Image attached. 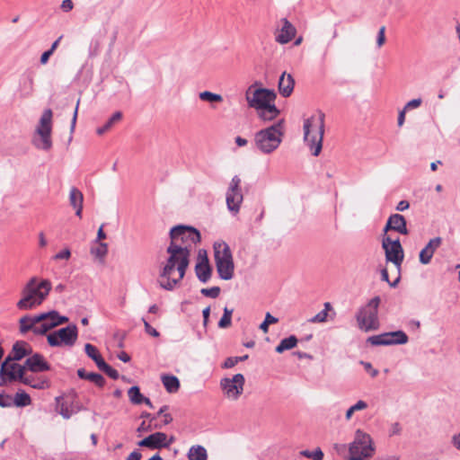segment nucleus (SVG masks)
<instances>
[{
  "label": "nucleus",
  "instance_id": "nucleus-1",
  "mask_svg": "<svg viewBox=\"0 0 460 460\" xmlns=\"http://www.w3.org/2000/svg\"><path fill=\"white\" fill-rule=\"evenodd\" d=\"M166 252L167 259L160 264L158 283L162 288L172 291L184 278L190 254L184 248L171 244L166 248Z\"/></svg>",
  "mask_w": 460,
  "mask_h": 460
},
{
  "label": "nucleus",
  "instance_id": "nucleus-2",
  "mask_svg": "<svg viewBox=\"0 0 460 460\" xmlns=\"http://www.w3.org/2000/svg\"><path fill=\"white\" fill-rule=\"evenodd\" d=\"M51 289V283L43 279L40 283L36 278H31L22 291V297L18 301L20 310H30L41 305Z\"/></svg>",
  "mask_w": 460,
  "mask_h": 460
},
{
  "label": "nucleus",
  "instance_id": "nucleus-3",
  "mask_svg": "<svg viewBox=\"0 0 460 460\" xmlns=\"http://www.w3.org/2000/svg\"><path fill=\"white\" fill-rule=\"evenodd\" d=\"M324 113L318 111L317 114L311 116L304 121V141L314 156H318L322 151L324 134Z\"/></svg>",
  "mask_w": 460,
  "mask_h": 460
},
{
  "label": "nucleus",
  "instance_id": "nucleus-4",
  "mask_svg": "<svg viewBox=\"0 0 460 460\" xmlns=\"http://www.w3.org/2000/svg\"><path fill=\"white\" fill-rule=\"evenodd\" d=\"M52 119L53 112L50 109H46L40 118L31 138L32 145L38 150L49 152L53 146Z\"/></svg>",
  "mask_w": 460,
  "mask_h": 460
},
{
  "label": "nucleus",
  "instance_id": "nucleus-5",
  "mask_svg": "<svg viewBox=\"0 0 460 460\" xmlns=\"http://www.w3.org/2000/svg\"><path fill=\"white\" fill-rule=\"evenodd\" d=\"M282 123L283 121L279 120L255 134V146L261 153L270 154L279 146L283 136Z\"/></svg>",
  "mask_w": 460,
  "mask_h": 460
},
{
  "label": "nucleus",
  "instance_id": "nucleus-6",
  "mask_svg": "<svg viewBox=\"0 0 460 460\" xmlns=\"http://www.w3.org/2000/svg\"><path fill=\"white\" fill-rule=\"evenodd\" d=\"M214 257L219 278L224 280L233 279L234 264L229 245L225 242L215 243Z\"/></svg>",
  "mask_w": 460,
  "mask_h": 460
},
{
  "label": "nucleus",
  "instance_id": "nucleus-7",
  "mask_svg": "<svg viewBox=\"0 0 460 460\" xmlns=\"http://www.w3.org/2000/svg\"><path fill=\"white\" fill-rule=\"evenodd\" d=\"M380 302V297L375 296L357 312L356 320L358 327L361 331L367 332L379 328L378 306Z\"/></svg>",
  "mask_w": 460,
  "mask_h": 460
},
{
  "label": "nucleus",
  "instance_id": "nucleus-8",
  "mask_svg": "<svg viewBox=\"0 0 460 460\" xmlns=\"http://www.w3.org/2000/svg\"><path fill=\"white\" fill-rule=\"evenodd\" d=\"M200 241L199 232L191 226L179 225L170 230V243L172 246L184 248L190 254V250Z\"/></svg>",
  "mask_w": 460,
  "mask_h": 460
},
{
  "label": "nucleus",
  "instance_id": "nucleus-9",
  "mask_svg": "<svg viewBox=\"0 0 460 460\" xmlns=\"http://www.w3.org/2000/svg\"><path fill=\"white\" fill-rule=\"evenodd\" d=\"M349 460H364L374 456L376 448L369 434L361 429L355 431L353 441L349 445Z\"/></svg>",
  "mask_w": 460,
  "mask_h": 460
},
{
  "label": "nucleus",
  "instance_id": "nucleus-10",
  "mask_svg": "<svg viewBox=\"0 0 460 460\" xmlns=\"http://www.w3.org/2000/svg\"><path fill=\"white\" fill-rule=\"evenodd\" d=\"M277 97L273 90L266 88L253 89V85L248 87L245 93V99L249 107L259 110L274 102Z\"/></svg>",
  "mask_w": 460,
  "mask_h": 460
},
{
  "label": "nucleus",
  "instance_id": "nucleus-11",
  "mask_svg": "<svg viewBox=\"0 0 460 460\" xmlns=\"http://www.w3.org/2000/svg\"><path fill=\"white\" fill-rule=\"evenodd\" d=\"M78 336V331L75 324H70L61 328L47 336L48 343L51 347H72Z\"/></svg>",
  "mask_w": 460,
  "mask_h": 460
},
{
  "label": "nucleus",
  "instance_id": "nucleus-12",
  "mask_svg": "<svg viewBox=\"0 0 460 460\" xmlns=\"http://www.w3.org/2000/svg\"><path fill=\"white\" fill-rule=\"evenodd\" d=\"M243 200V195L241 189V179L239 176L234 175L229 182L226 193V201L228 210L236 215L241 208Z\"/></svg>",
  "mask_w": 460,
  "mask_h": 460
},
{
  "label": "nucleus",
  "instance_id": "nucleus-13",
  "mask_svg": "<svg viewBox=\"0 0 460 460\" xmlns=\"http://www.w3.org/2000/svg\"><path fill=\"white\" fill-rule=\"evenodd\" d=\"M382 247L385 250V260L387 262H392L397 269L401 270V266L403 261L404 253L399 239L393 241L389 236L383 239Z\"/></svg>",
  "mask_w": 460,
  "mask_h": 460
},
{
  "label": "nucleus",
  "instance_id": "nucleus-14",
  "mask_svg": "<svg viewBox=\"0 0 460 460\" xmlns=\"http://www.w3.org/2000/svg\"><path fill=\"white\" fill-rule=\"evenodd\" d=\"M244 383L243 375L235 374L232 378H222L220 387L228 399L237 400L243 392Z\"/></svg>",
  "mask_w": 460,
  "mask_h": 460
},
{
  "label": "nucleus",
  "instance_id": "nucleus-15",
  "mask_svg": "<svg viewBox=\"0 0 460 460\" xmlns=\"http://www.w3.org/2000/svg\"><path fill=\"white\" fill-rule=\"evenodd\" d=\"M408 336L404 332L395 331L370 336L367 341L373 346H390L405 344L408 342Z\"/></svg>",
  "mask_w": 460,
  "mask_h": 460
},
{
  "label": "nucleus",
  "instance_id": "nucleus-16",
  "mask_svg": "<svg viewBox=\"0 0 460 460\" xmlns=\"http://www.w3.org/2000/svg\"><path fill=\"white\" fill-rule=\"evenodd\" d=\"M14 361L11 358H5L0 367V376L6 375L9 382L19 380L22 384L31 383L28 378H24L26 367Z\"/></svg>",
  "mask_w": 460,
  "mask_h": 460
},
{
  "label": "nucleus",
  "instance_id": "nucleus-17",
  "mask_svg": "<svg viewBox=\"0 0 460 460\" xmlns=\"http://www.w3.org/2000/svg\"><path fill=\"white\" fill-rule=\"evenodd\" d=\"M279 22L281 27L275 31V40L279 44H287L296 36V29L287 18L280 19Z\"/></svg>",
  "mask_w": 460,
  "mask_h": 460
},
{
  "label": "nucleus",
  "instance_id": "nucleus-18",
  "mask_svg": "<svg viewBox=\"0 0 460 460\" xmlns=\"http://www.w3.org/2000/svg\"><path fill=\"white\" fill-rule=\"evenodd\" d=\"M167 435L164 432H155L144 439L140 440L137 445L143 447H148L150 449H160L163 447H168L166 443Z\"/></svg>",
  "mask_w": 460,
  "mask_h": 460
},
{
  "label": "nucleus",
  "instance_id": "nucleus-19",
  "mask_svg": "<svg viewBox=\"0 0 460 460\" xmlns=\"http://www.w3.org/2000/svg\"><path fill=\"white\" fill-rule=\"evenodd\" d=\"M24 367L33 373L49 371L50 369L49 364L39 353H35L28 358L24 362Z\"/></svg>",
  "mask_w": 460,
  "mask_h": 460
},
{
  "label": "nucleus",
  "instance_id": "nucleus-20",
  "mask_svg": "<svg viewBox=\"0 0 460 460\" xmlns=\"http://www.w3.org/2000/svg\"><path fill=\"white\" fill-rule=\"evenodd\" d=\"M442 244L441 237H434L429 241L426 246L420 252V263L427 265L431 261V259L437 251Z\"/></svg>",
  "mask_w": 460,
  "mask_h": 460
},
{
  "label": "nucleus",
  "instance_id": "nucleus-21",
  "mask_svg": "<svg viewBox=\"0 0 460 460\" xmlns=\"http://www.w3.org/2000/svg\"><path fill=\"white\" fill-rule=\"evenodd\" d=\"M389 230L395 231L402 234H408V229L406 226V219L401 214H393L388 217L386 225L385 226L384 231L387 232Z\"/></svg>",
  "mask_w": 460,
  "mask_h": 460
},
{
  "label": "nucleus",
  "instance_id": "nucleus-22",
  "mask_svg": "<svg viewBox=\"0 0 460 460\" xmlns=\"http://www.w3.org/2000/svg\"><path fill=\"white\" fill-rule=\"evenodd\" d=\"M199 257L200 260L195 266V273L199 281L207 283L211 278V268L205 252L203 257L199 252Z\"/></svg>",
  "mask_w": 460,
  "mask_h": 460
},
{
  "label": "nucleus",
  "instance_id": "nucleus-23",
  "mask_svg": "<svg viewBox=\"0 0 460 460\" xmlns=\"http://www.w3.org/2000/svg\"><path fill=\"white\" fill-rule=\"evenodd\" d=\"M31 349L25 341H17L13 345L12 351L6 358L19 361L25 356L31 355Z\"/></svg>",
  "mask_w": 460,
  "mask_h": 460
},
{
  "label": "nucleus",
  "instance_id": "nucleus-24",
  "mask_svg": "<svg viewBox=\"0 0 460 460\" xmlns=\"http://www.w3.org/2000/svg\"><path fill=\"white\" fill-rule=\"evenodd\" d=\"M294 85L295 80L293 76L284 72L279 80V93L284 97H288L294 90Z\"/></svg>",
  "mask_w": 460,
  "mask_h": 460
},
{
  "label": "nucleus",
  "instance_id": "nucleus-25",
  "mask_svg": "<svg viewBox=\"0 0 460 460\" xmlns=\"http://www.w3.org/2000/svg\"><path fill=\"white\" fill-rule=\"evenodd\" d=\"M84 195L77 188L73 187L69 192V203L75 209V215L82 217Z\"/></svg>",
  "mask_w": 460,
  "mask_h": 460
},
{
  "label": "nucleus",
  "instance_id": "nucleus-26",
  "mask_svg": "<svg viewBox=\"0 0 460 460\" xmlns=\"http://www.w3.org/2000/svg\"><path fill=\"white\" fill-rule=\"evenodd\" d=\"M44 319V316L42 315H33V316H30V315H25L23 317H22L20 320H19V328H20V332L21 333L24 334L30 331H31L33 332V330H34V324L35 323H40V322Z\"/></svg>",
  "mask_w": 460,
  "mask_h": 460
},
{
  "label": "nucleus",
  "instance_id": "nucleus-27",
  "mask_svg": "<svg viewBox=\"0 0 460 460\" xmlns=\"http://www.w3.org/2000/svg\"><path fill=\"white\" fill-rule=\"evenodd\" d=\"M39 315L44 316V319H42L40 321L43 323H46L47 325H49L51 323H55L54 324V328L58 326V325H60V324H63V323H66V322H68V318L66 316L60 315L55 310L49 311V312H47V313H42V314H40Z\"/></svg>",
  "mask_w": 460,
  "mask_h": 460
},
{
  "label": "nucleus",
  "instance_id": "nucleus-28",
  "mask_svg": "<svg viewBox=\"0 0 460 460\" xmlns=\"http://www.w3.org/2000/svg\"><path fill=\"white\" fill-rule=\"evenodd\" d=\"M77 376L81 379L89 380L94 383L99 387H103L105 385L104 377L98 373H87L84 368H79L77 370Z\"/></svg>",
  "mask_w": 460,
  "mask_h": 460
},
{
  "label": "nucleus",
  "instance_id": "nucleus-29",
  "mask_svg": "<svg viewBox=\"0 0 460 460\" xmlns=\"http://www.w3.org/2000/svg\"><path fill=\"white\" fill-rule=\"evenodd\" d=\"M259 111V117L265 120L270 121L274 119L279 114V109L276 107L274 102L267 105L266 107H262L258 110Z\"/></svg>",
  "mask_w": 460,
  "mask_h": 460
},
{
  "label": "nucleus",
  "instance_id": "nucleus-30",
  "mask_svg": "<svg viewBox=\"0 0 460 460\" xmlns=\"http://www.w3.org/2000/svg\"><path fill=\"white\" fill-rule=\"evenodd\" d=\"M162 382L166 391L170 394L176 393L180 388V381L175 376L164 375Z\"/></svg>",
  "mask_w": 460,
  "mask_h": 460
},
{
  "label": "nucleus",
  "instance_id": "nucleus-31",
  "mask_svg": "<svg viewBox=\"0 0 460 460\" xmlns=\"http://www.w3.org/2000/svg\"><path fill=\"white\" fill-rule=\"evenodd\" d=\"M121 119L122 113L120 111L114 112L102 127H100L96 129V133L100 136L103 135L105 132L109 131L117 122L120 121Z\"/></svg>",
  "mask_w": 460,
  "mask_h": 460
},
{
  "label": "nucleus",
  "instance_id": "nucleus-32",
  "mask_svg": "<svg viewBox=\"0 0 460 460\" xmlns=\"http://www.w3.org/2000/svg\"><path fill=\"white\" fill-rule=\"evenodd\" d=\"M189 460H207V450L202 446H193L188 453Z\"/></svg>",
  "mask_w": 460,
  "mask_h": 460
},
{
  "label": "nucleus",
  "instance_id": "nucleus-33",
  "mask_svg": "<svg viewBox=\"0 0 460 460\" xmlns=\"http://www.w3.org/2000/svg\"><path fill=\"white\" fill-rule=\"evenodd\" d=\"M297 344V339L296 336L291 335L280 341L279 344L276 347L278 353H282L285 350L295 348Z\"/></svg>",
  "mask_w": 460,
  "mask_h": 460
},
{
  "label": "nucleus",
  "instance_id": "nucleus-34",
  "mask_svg": "<svg viewBox=\"0 0 460 460\" xmlns=\"http://www.w3.org/2000/svg\"><path fill=\"white\" fill-rule=\"evenodd\" d=\"M323 306H324V308L321 312L316 314L314 317H312L309 320L310 323H325L327 321L328 312L332 310V306L331 303H329V302H325Z\"/></svg>",
  "mask_w": 460,
  "mask_h": 460
},
{
  "label": "nucleus",
  "instance_id": "nucleus-35",
  "mask_svg": "<svg viewBox=\"0 0 460 460\" xmlns=\"http://www.w3.org/2000/svg\"><path fill=\"white\" fill-rule=\"evenodd\" d=\"M91 254L93 255L100 261H103L105 256L108 253V244L105 243H98L96 247H92L90 251Z\"/></svg>",
  "mask_w": 460,
  "mask_h": 460
},
{
  "label": "nucleus",
  "instance_id": "nucleus-36",
  "mask_svg": "<svg viewBox=\"0 0 460 460\" xmlns=\"http://www.w3.org/2000/svg\"><path fill=\"white\" fill-rule=\"evenodd\" d=\"M31 402V397L25 392H18L13 400V404L17 407H24L30 405Z\"/></svg>",
  "mask_w": 460,
  "mask_h": 460
},
{
  "label": "nucleus",
  "instance_id": "nucleus-37",
  "mask_svg": "<svg viewBox=\"0 0 460 460\" xmlns=\"http://www.w3.org/2000/svg\"><path fill=\"white\" fill-rule=\"evenodd\" d=\"M128 395L130 402L133 404H141L143 403L144 395L140 393V389L138 386H132L128 391Z\"/></svg>",
  "mask_w": 460,
  "mask_h": 460
},
{
  "label": "nucleus",
  "instance_id": "nucleus-38",
  "mask_svg": "<svg viewBox=\"0 0 460 460\" xmlns=\"http://www.w3.org/2000/svg\"><path fill=\"white\" fill-rule=\"evenodd\" d=\"M234 310L229 309L228 307L224 308V314L221 319L218 322V327L221 329H226L231 326L232 323V314Z\"/></svg>",
  "mask_w": 460,
  "mask_h": 460
},
{
  "label": "nucleus",
  "instance_id": "nucleus-39",
  "mask_svg": "<svg viewBox=\"0 0 460 460\" xmlns=\"http://www.w3.org/2000/svg\"><path fill=\"white\" fill-rule=\"evenodd\" d=\"M199 97L201 101L209 102H221L223 101L222 95L214 93L209 91H204L199 93Z\"/></svg>",
  "mask_w": 460,
  "mask_h": 460
},
{
  "label": "nucleus",
  "instance_id": "nucleus-40",
  "mask_svg": "<svg viewBox=\"0 0 460 460\" xmlns=\"http://www.w3.org/2000/svg\"><path fill=\"white\" fill-rule=\"evenodd\" d=\"M24 378H28V380L31 381V383L25 384V385H30L32 388L46 389L49 387V382L47 380L40 379V378H35L32 376H25V375H24Z\"/></svg>",
  "mask_w": 460,
  "mask_h": 460
},
{
  "label": "nucleus",
  "instance_id": "nucleus-41",
  "mask_svg": "<svg viewBox=\"0 0 460 460\" xmlns=\"http://www.w3.org/2000/svg\"><path fill=\"white\" fill-rule=\"evenodd\" d=\"M367 408V403L365 401L359 400L354 405L350 406L345 414V418L347 420H349L354 412L358 411H363Z\"/></svg>",
  "mask_w": 460,
  "mask_h": 460
},
{
  "label": "nucleus",
  "instance_id": "nucleus-42",
  "mask_svg": "<svg viewBox=\"0 0 460 460\" xmlns=\"http://www.w3.org/2000/svg\"><path fill=\"white\" fill-rule=\"evenodd\" d=\"M78 410H75L73 406H69L66 403H61L58 406V412L64 419H69L72 415L77 412Z\"/></svg>",
  "mask_w": 460,
  "mask_h": 460
},
{
  "label": "nucleus",
  "instance_id": "nucleus-43",
  "mask_svg": "<svg viewBox=\"0 0 460 460\" xmlns=\"http://www.w3.org/2000/svg\"><path fill=\"white\" fill-rule=\"evenodd\" d=\"M278 322L279 319L277 317L271 315L270 313H267L264 321L260 325V329L266 333L269 331V325L277 323Z\"/></svg>",
  "mask_w": 460,
  "mask_h": 460
},
{
  "label": "nucleus",
  "instance_id": "nucleus-44",
  "mask_svg": "<svg viewBox=\"0 0 460 460\" xmlns=\"http://www.w3.org/2000/svg\"><path fill=\"white\" fill-rule=\"evenodd\" d=\"M55 323H51L49 325H47L46 323H43L42 322H40V323L34 324V330L33 333L36 335H44L46 334L49 330L54 328Z\"/></svg>",
  "mask_w": 460,
  "mask_h": 460
},
{
  "label": "nucleus",
  "instance_id": "nucleus-45",
  "mask_svg": "<svg viewBox=\"0 0 460 460\" xmlns=\"http://www.w3.org/2000/svg\"><path fill=\"white\" fill-rule=\"evenodd\" d=\"M301 455L313 460H322L323 458V453L320 447L314 451L304 450L301 452Z\"/></svg>",
  "mask_w": 460,
  "mask_h": 460
},
{
  "label": "nucleus",
  "instance_id": "nucleus-46",
  "mask_svg": "<svg viewBox=\"0 0 460 460\" xmlns=\"http://www.w3.org/2000/svg\"><path fill=\"white\" fill-rule=\"evenodd\" d=\"M200 293L205 296L216 298L220 294V288L219 287H212L210 288H202L200 290Z\"/></svg>",
  "mask_w": 460,
  "mask_h": 460
},
{
  "label": "nucleus",
  "instance_id": "nucleus-47",
  "mask_svg": "<svg viewBox=\"0 0 460 460\" xmlns=\"http://www.w3.org/2000/svg\"><path fill=\"white\" fill-rule=\"evenodd\" d=\"M400 279H401V277H400V273H399V274H398V277H397L394 281H392V282H391V281L389 280V276H388V271H387V270H386V269H383V270H381V279H382L383 281L387 282V283L389 284V286H390V287H392V288H395V287L398 285V283H399V281H400Z\"/></svg>",
  "mask_w": 460,
  "mask_h": 460
},
{
  "label": "nucleus",
  "instance_id": "nucleus-48",
  "mask_svg": "<svg viewBox=\"0 0 460 460\" xmlns=\"http://www.w3.org/2000/svg\"><path fill=\"white\" fill-rule=\"evenodd\" d=\"M84 350L86 355L93 360H94V358H96L100 355L96 347L90 343L85 344Z\"/></svg>",
  "mask_w": 460,
  "mask_h": 460
},
{
  "label": "nucleus",
  "instance_id": "nucleus-49",
  "mask_svg": "<svg viewBox=\"0 0 460 460\" xmlns=\"http://www.w3.org/2000/svg\"><path fill=\"white\" fill-rule=\"evenodd\" d=\"M71 258V251L69 248H65L62 251L56 253L52 259L54 261H60V260H69Z\"/></svg>",
  "mask_w": 460,
  "mask_h": 460
},
{
  "label": "nucleus",
  "instance_id": "nucleus-50",
  "mask_svg": "<svg viewBox=\"0 0 460 460\" xmlns=\"http://www.w3.org/2000/svg\"><path fill=\"white\" fill-rule=\"evenodd\" d=\"M79 102H80V100L77 101L76 106H75V111H74V114H73V119H72L71 127H70V135H69V137H68V145L71 143V141L73 139V133H74V130H75V124H76Z\"/></svg>",
  "mask_w": 460,
  "mask_h": 460
},
{
  "label": "nucleus",
  "instance_id": "nucleus-51",
  "mask_svg": "<svg viewBox=\"0 0 460 460\" xmlns=\"http://www.w3.org/2000/svg\"><path fill=\"white\" fill-rule=\"evenodd\" d=\"M142 321L146 333L152 337H158L160 335V333L155 328H153L145 318H142Z\"/></svg>",
  "mask_w": 460,
  "mask_h": 460
},
{
  "label": "nucleus",
  "instance_id": "nucleus-52",
  "mask_svg": "<svg viewBox=\"0 0 460 460\" xmlns=\"http://www.w3.org/2000/svg\"><path fill=\"white\" fill-rule=\"evenodd\" d=\"M421 102L422 101L420 98L413 99L405 104L404 109L406 111L416 109L421 105Z\"/></svg>",
  "mask_w": 460,
  "mask_h": 460
},
{
  "label": "nucleus",
  "instance_id": "nucleus-53",
  "mask_svg": "<svg viewBox=\"0 0 460 460\" xmlns=\"http://www.w3.org/2000/svg\"><path fill=\"white\" fill-rule=\"evenodd\" d=\"M13 405V398L10 395L0 394V406L10 407Z\"/></svg>",
  "mask_w": 460,
  "mask_h": 460
},
{
  "label": "nucleus",
  "instance_id": "nucleus-54",
  "mask_svg": "<svg viewBox=\"0 0 460 460\" xmlns=\"http://www.w3.org/2000/svg\"><path fill=\"white\" fill-rule=\"evenodd\" d=\"M385 27L382 26L379 29L377 39H376V44H377L378 48L382 47L385 41Z\"/></svg>",
  "mask_w": 460,
  "mask_h": 460
},
{
  "label": "nucleus",
  "instance_id": "nucleus-55",
  "mask_svg": "<svg viewBox=\"0 0 460 460\" xmlns=\"http://www.w3.org/2000/svg\"><path fill=\"white\" fill-rule=\"evenodd\" d=\"M103 372L114 380H117L119 376V372L116 369L112 368L110 365L107 366Z\"/></svg>",
  "mask_w": 460,
  "mask_h": 460
},
{
  "label": "nucleus",
  "instance_id": "nucleus-56",
  "mask_svg": "<svg viewBox=\"0 0 460 460\" xmlns=\"http://www.w3.org/2000/svg\"><path fill=\"white\" fill-rule=\"evenodd\" d=\"M238 363V359H236L235 357H229L227 358L224 364H223V367L224 368H232L234 367L236 364Z\"/></svg>",
  "mask_w": 460,
  "mask_h": 460
},
{
  "label": "nucleus",
  "instance_id": "nucleus-57",
  "mask_svg": "<svg viewBox=\"0 0 460 460\" xmlns=\"http://www.w3.org/2000/svg\"><path fill=\"white\" fill-rule=\"evenodd\" d=\"M93 361L95 362L98 368L100 370H102V372L105 370V368L108 366V364L104 361V359L102 358V357L101 355H99L96 358H94Z\"/></svg>",
  "mask_w": 460,
  "mask_h": 460
},
{
  "label": "nucleus",
  "instance_id": "nucleus-58",
  "mask_svg": "<svg viewBox=\"0 0 460 460\" xmlns=\"http://www.w3.org/2000/svg\"><path fill=\"white\" fill-rule=\"evenodd\" d=\"M361 364L364 366V367H365V369L367 371H370V375H371L372 377H375V376H376L378 375V370L377 369H374L372 367L371 363H369V362H363L362 361Z\"/></svg>",
  "mask_w": 460,
  "mask_h": 460
},
{
  "label": "nucleus",
  "instance_id": "nucleus-59",
  "mask_svg": "<svg viewBox=\"0 0 460 460\" xmlns=\"http://www.w3.org/2000/svg\"><path fill=\"white\" fill-rule=\"evenodd\" d=\"M333 450L340 456H342L345 454L347 450V446L345 444H334L333 445Z\"/></svg>",
  "mask_w": 460,
  "mask_h": 460
},
{
  "label": "nucleus",
  "instance_id": "nucleus-60",
  "mask_svg": "<svg viewBox=\"0 0 460 460\" xmlns=\"http://www.w3.org/2000/svg\"><path fill=\"white\" fill-rule=\"evenodd\" d=\"M74 4L71 0H64L61 4V8L64 12H69L73 9Z\"/></svg>",
  "mask_w": 460,
  "mask_h": 460
},
{
  "label": "nucleus",
  "instance_id": "nucleus-61",
  "mask_svg": "<svg viewBox=\"0 0 460 460\" xmlns=\"http://www.w3.org/2000/svg\"><path fill=\"white\" fill-rule=\"evenodd\" d=\"M209 314H210V307H209V306H208V307H206V308L202 311V315H203V325H204V327H207V325H208V318H209Z\"/></svg>",
  "mask_w": 460,
  "mask_h": 460
},
{
  "label": "nucleus",
  "instance_id": "nucleus-62",
  "mask_svg": "<svg viewBox=\"0 0 460 460\" xmlns=\"http://www.w3.org/2000/svg\"><path fill=\"white\" fill-rule=\"evenodd\" d=\"M409 206L410 204L407 200H401L396 206V210L404 211L409 208Z\"/></svg>",
  "mask_w": 460,
  "mask_h": 460
},
{
  "label": "nucleus",
  "instance_id": "nucleus-63",
  "mask_svg": "<svg viewBox=\"0 0 460 460\" xmlns=\"http://www.w3.org/2000/svg\"><path fill=\"white\" fill-rule=\"evenodd\" d=\"M452 444L454 445V447L456 449L460 450V432L457 434H455L452 437Z\"/></svg>",
  "mask_w": 460,
  "mask_h": 460
},
{
  "label": "nucleus",
  "instance_id": "nucleus-64",
  "mask_svg": "<svg viewBox=\"0 0 460 460\" xmlns=\"http://www.w3.org/2000/svg\"><path fill=\"white\" fill-rule=\"evenodd\" d=\"M141 454L140 452L138 451H133L129 456L127 458V460H140L141 459Z\"/></svg>",
  "mask_w": 460,
  "mask_h": 460
}]
</instances>
